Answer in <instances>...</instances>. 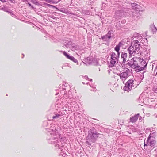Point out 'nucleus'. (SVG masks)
Segmentation results:
<instances>
[{
    "label": "nucleus",
    "mask_w": 157,
    "mask_h": 157,
    "mask_svg": "<svg viewBox=\"0 0 157 157\" xmlns=\"http://www.w3.org/2000/svg\"><path fill=\"white\" fill-rule=\"evenodd\" d=\"M151 27V28H154L156 30H157V29L156 28L155 26L153 24H152L150 25Z\"/></svg>",
    "instance_id": "bb28decb"
},
{
    "label": "nucleus",
    "mask_w": 157,
    "mask_h": 157,
    "mask_svg": "<svg viewBox=\"0 0 157 157\" xmlns=\"http://www.w3.org/2000/svg\"><path fill=\"white\" fill-rule=\"evenodd\" d=\"M99 134V133H97L96 132L93 131L90 129L89 131L88 140L92 143H94L96 141Z\"/></svg>",
    "instance_id": "7ed1b4c3"
},
{
    "label": "nucleus",
    "mask_w": 157,
    "mask_h": 157,
    "mask_svg": "<svg viewBox=\"0 0 157 157\" xmlns=\"http://www.w3.org/2000/svg\"><path fill=\"white\" fill-rule=\"evenodd\" d=\"M26 1L27 2H28V1Z\"/></svg>",
    "instance_id": "58836bf2"
},
{
    "label": "nucleus",
    "mask_w": 157,
    "mask_h": 157,
    "mask_svg": "<svg viewBox=\"0 0 157 157\" xmlns=\"http://www.w3.org/2000/svg\"><path fill=\"white\" fill-rule=\"evenodd\" d=\"M59 2V1L58 2H56L53 1V0H50L48 3L51 4H56L58 3Z\"/></svg>",
    "instance_id": "5701e85b"
},
{
    "label": "nucleus",
    "mask_w": 157,
    "mask_h": 157,
    "mask_svg": "<svg viewBox=\"0 0 157 157\" xmlns=\"http://www.w3.org/2000/svg\"><path fill=\"white\" fill-rule=\"evenodd\" d=\"M0 10H3L5 12H8L9 13H10L11 12L10 10H8L7 8L5 7L0 8Z\"/></svg>",
    "instance_id": "6ab92c4d"
},
{
    "label": "nucleus",
    "mask_w": 157,
    "mask_h": 157,
    "mask_svg": "<svg viewBox=\"0 0 157 157\" xmlns=\"http://www.w3.org/2000/svg\"><path fill=\"white\" fill-rule=\"evenodd\" d=\"M86 143L87 144H88V145H90V144H89V142H88V141H86Z\"/></svg>",
    "instance_id": "72a5a7b5"
},
{
    "label": "nucleus",
    "mask_w": 157,
    "mask_h": 157,
    "mask_svg": "<svg viewBox=\"0 0 157 157\" xmlns=\"http://www.w3.org/2000/svg\"><path fill=\"white\" fill-rule=\"evenodd\" d=\"M144 146H145V145H147V144H145V142H144Z\"/></svg>",
    "instance_id": "f704fd0d"
},
{
    "label": "nucleus",
    "mask_w": 157,
    "mask_h": 157,
    "mask_svg": "<svg viewBox=\"0 0 157 157\" xmlns=\"http://www.w3.org/2000/svg\"><path fill=\"white\" fill-rule=\"evenodd\" d=\"M143 39L141 36H139L138 37L137 39L132 42L131 46L128 49V52L130 56H134L141 53V43H143Z\"/></svg>",
    "instance_id": "f257e3e1"
},
{
    "label": "nucleus",
    "mask_w": 157,
    "mask_h": 157,
    "mask_svg": "<svg viewBox=\"0 0 157 157\" xmlns=\"http://www.w3.org/2000/svg\"><path fill=\"white\" fill-rule=\"evenodd\" d=\"M150 138L151 136H149L147 140V143L148 145H150L151 147H153L155 146L156 143V141L153 139L150 141Z\"/></svg>",
    "instance_id": "423d86ee"
},
{
    "label": "nucleus",
    "mask_w": 157,
    "mask_h": 157,
    "mask_svg": "<svg viewBox=\"0 0 157 157\" xmlns=\"http://www.w3.org/2000/svg\"><path fill=\"white\" fill-rule=\"evenodd\" d=\"M111 33L109 31L106 35L102 36V39L103 40L105 41H107L109 39L111 38Z\"/></svg>",
    "instance_id": "1a4fd4ad"
},
{
    "label": "nucleus",
    "mask_w": 157,
    "mask_h": 157,
    "mask_svg": "<svg viewBox=\"0 0 157 157\" xmlns=\"http://www.w3.org/2000/svg\"><path fill=\"white\" fill-rule=\"evenodd\" d=\"M89 80V81H92V79H89H89L88 80Z\"/></svg>",
    "instance_id": "c9c22d12"
},
{
    "label": "nucleus",
    "mask_w": 157,
    "mask_h": 157,
    "mask_svg": "<svg viewBox=\"0 0 157 157\" xmlns=\"http://www.w3.org/2000/svg\"><path fill=\"white\" fill-rule=\"evenodd\" d=\"M147 66V63L144 60H142L140 62V65H138V67H142L144 68L143 70L145 69Z\"/></svg>",
    "instance_id": "4468645a"
},
{
    "label": "nucleus",
    "mask_w": 157,
    "mask_h": 157,
    "mask_svg": "<svg viewBox=\"0 0 157 157\" xmlns=\"http://www.w3.org/2000/svg\"><path fill=\"white\" fill-rule=\"evenodd\" d=\"M138 59L136 57H134L131 59L130 60H127V64L130 67L132 68H135V67H134L135 66H136L134 64V62H135V61H137Z\"/></svg>",
    "instance_id": "20e7f679"
},
{
    "label": "nucleus",
    "mask_w": 157,
    "mask_h": 157,
    "mask_svg": "<svg viewBox=\"0 0 157 157\" xmlns=\"http://www.w3.org/2000/svg\"><path fill=\"white\" fill-rule=\"evenodd\" d=\"M136 61H135V62H134V64L136 65V66H135L134 67H135V68H133L135 69V71L136 72H138L140 71H142L143 70L144 68L141 67H138V65L137 63H136Z\"/></svg>",
    "instance_id": "9b49d317"
},
{
    "label": "nucleus",
    "mask_w": 157,
    "mask_h": 157,
    "mask_svg": "<svg viewBox=\"0 0 157 157\" xmlns=\"http://www.w3.org/2000/svg\"><path fill=\"white\" fill-rule=\"evenodd\" d=\"M69 59L73 61L75 63H76L78 62L77 60L74 57L72 56H71Z\"/></svg>",
    "instance_id": "aec40b11"
},
{
    "label": "nucleus",
    "mask_w": 157,
    "mask_h": 157,
    "mask_svg": "<svg viewBox=\"0 0 157 157\" xmlns=\"http://www.w3.org/2000/svg\"><path fill=\"white\" fill-rule=\"evenodd\" d=\"M12 3H14L15 2L14 0H9Z\"/></svg>",
    "instance_id": "2f4dec72"
},
{
    "label": "nucleus",
    "mask_w": 157,
    "mask_h": 157,
    "mask_svg": "<svg viewBox=\"0 0 157 157\" xmlns=\"http://www.w3.org/2000/svg\"><path fill=\"white\" fill-rule=\"evenodd\" d=\"M144 39L145 40H146L147 41V39L146 38H144Z\"/></svg>",
    "instance_id": "4c0bfd02"
},
{
    "label": "nucleus",
    "mask_w": 157,
    "mask_h": 157,
    "mask_svg": "<svg viewBox=\"0 0 157 157\" xmlns=\"http://www.w3.org/2000/svg\"><path fill=\"white\" fill-rule=\"evenodd\" d=\"M157 67V66L156 67V68Z\"/></svg>",
    "instance_id": "ea45409f"
},
{
    "label": "nucleus",
    "mask_w": 157,
    "mask_h": 157,
    "mask_svg": "<svg viewBox=\"0 0 157 157\" xmlns=\"http://www.w3.org/2000/svg\"><path fill=\"white\" fill-rule=\"evenodd\" d=\"M63 55L65 56H66L67 58L68 59H69V58H70V57H71V56H69V55H68V54H67V53L65 52V51H64L63 52Z\"/></svg>",
    "instance_id": "4be33fe9"
},
{
    "label": "nucleus",
    "mask_w": 157,
    "mask_h": 157,
    "mask_svg": "<svg viewBox=\"0 0 157 157\" xmlns=\"http://www.w3.org/2000/svg\"><path fill=\"white\" fill-rule=\"evenodd\" d=\"M93 91H96V89L95 88L94 90H93Z\"/></svg>",
    "instance_id": "e433bc0d"
},
{
    "label": "nucleus",
    "mask_w": 157,
    "mask_h": 157,
    "mask_svg": "<svg viewBox=\"0 0 157 157\" xmlns=\"http://www.w3.org/2000/svg\"><path fill=\"white\" fill-rule=\"evenodd\" d=\"M2 2H6V0H0Z\"/></svg>",
    "instance_id": "c756f323"
},
{
    "label": "nucleus",
    "mask_w": 157,
    "mask_h": 157,
    "mask_svg": "<svg viewBox=\"0 0 157 157\" xmlns=\"http://www.w3.org/2000/svg\"><path fill=\"white\" fill-rule=\"evenodd\" d=\"M121 44L122 43L121 42H120L115 48V50L116 51V52H119V51L120 50V47Z\"/></svg>",
    "instance_id": "a211bd4d"
},
{
    "label": "nucleus",
    "mask_w": 157,
    "mask_h": 157,
    "mask_svg": "<svg viewBox=\"0 0 157 157\" xmlns=\"http://www.w3.org/2000/svg\"><path fill=\"white\" fill-rule=\"evenodd\" d=\"M28 4L29 5V6H31V7L32 9H35V8L33 6H32L30 3H28Z\"/></svg>",
    "instance_id": "c85d7f7f"
},
{
    "label": "nucleus",
    "mask_w": 157,
    "mask_h": 157,
    "mask_svg": "<svg viewBox=\"0 0 157 157\" xmlns=\"http://www.w3.org/2000/svg\"><path fill=\"white\" fill-rule=\"evenodd\" d=\"M61 116V115L60 114L58 113H56L55 114V116H54L52 118L53 119H56L58 118L59 117Z\"/></svg>",
    "instance_id": "412c9836"
},
{
    "label": "nucleus",
    "mask_w": 157,
    "mask_h": 157,
    "mask_svg": "<svg viewBox=\"0 0 157 157\" xmlns=\"http://www.w3.org/2000/svg\"><path fill=\"white\" fill-rule=\"evenodd\" d=\"M128 73L126 72H124L120 74V78L122 80H124L128 77Z\"/></svg>",
    "instance_id": "f8f14e48"
},
{
    "label": "nucleus",
    "mask_w": 157,
    "mask_h": 157,
    "mask_svg": "<svg viewBox=\"0 0 157 157\" xmlns=\"http://www.w3.org/2000/svg\"><path fill=\"white\" fill-rule=\"evenodd\" d=\"M44 1H46V2H47L48 3H49V2L50 1V0H43Z\"/></svg>",
    "instance_id": "473e14b6"
},
{
    "label": "nucleus",
    "mask_w": 157,
    "mask_h": 157,
    "mask_svg": "<svg viewBox=\"0 0 157 157\" xmlns=\"http://www.w3.org/2000/svg\"><path fill=\"white\" fill-rule=\"evenodd\" d=\"M124 72H126L127 73H128V72H129L130 71L127 68H125L124 70Z\"/></svg>",
    "instance_id": "a878e982"
},
{
    "label": "nucleus",
    "mask_w": 157,
    "mask_h": 157,
    "mask_svg": "<svg viewBox=\"0 0 157 157\" xmlns=\"http://www.w3.org/2000/svg\"><path fill=\"white\" fill-rule=\"evenodd\" d=\"M136 81L134 78H131L127 82L124 89L125 91H129L132 90L133 88H136L137 85L135 84Z\"/></svg>",
    "instance_id": "f03ea898"
},
{
    "label": "nucleus",
    "mask_w": 157,
    "mask_h": 157,
    "mask_svg": "<svg viewBox=\"0 0 157 157\" xmlns=\"http://www.w3.org/2000/svg\"><path fill=\"white\" fill-rule=\"evenodd\" d=\"M120 53L116 52V53L114 52H112L110 54L111 58H112L118 61V58L119 57Z\"/></svg>",
    "instance_id": "39448f33"
},
{
    "label": "nucleus",
    "mask_w": 157,
    "mask_h": 157,
    "mask_svg": "<svg viewBox=\"0 0 157 157\" xmlns=\"http://www.w3.org/2000/svg\"><path fill=\"white\" fill-rule=\"evenodd\" d=\"M139 114L135 115L130 118L131 121L132 123L135 122L137 120Z\"/></svg>",
    "instance_id": "dca6fc26"
},
{
    "label": "nucleus",
    "mask_w": 157,
    "mask_h": 157,
    "mask_svg": "<svg viewBox=\"0 0 157 157\" xmlns=\"http://www.w3.org/2000/svg\"><path fill=\"white\" fill-rule=\"evenodd\" d=\"M121 58L123 59L122 63H125L127 58V53L125 52L122 53L121 55Z\"/></svg>",
    "instance_id": "9d476101"
},
{
    "label": "nucleus",
    "mask_w": 157,
    "mask_h": 157,
    "mask_svg": "<svg viewBox=\"0 0 157 157\" xmlns=\"http://www.w3.org/2000/svg\"><path fill=\"white\" fill-rule=\"evenodd\" d=\"M47 6H48L50 7H52L53 8H56V9H57V8L55 6H53L52 5H51L48 4H47Z\"/></svg>",
    "instance_id": "b1692460"
},
{
    "label": "nucleus",
    "mask_w": 157,
    "mask_h": 157,
    "mask_svg": "<svg viewBox=\"0 0 157 157\" xmlns=\"http://www.w3.org/2000/svg\"><path fill=\"white\" fill-rule=\"evenodd\" d=\"M31 1L33 4L37 5L38 3V2L36 0H31Z\"/></svg>",
    "instance_id": "393cba45"
},
{
    "label": "nucleus",
    "mask_w": 157,
    "mask_h": 157,
    "mask_svg": "<svg viewBox=\"0 0 157 157\" xmlns=\"http://www.w3.org/2000/svg\"><path fill=\"white\" fill-rule=\"evenodd\" d=\"M47 4H48L46 3H45V2H44V3H43V5H44V6H45V5H46L47 6Z\"/></svg>",
    "instance_id": "7c9ffc66"
},
{
    "label": "nucleus",
    "mask_w": 157,
    "mask_h": 157,
    "mask_svg": "<svg viewBox=\"0 0 157 157\" xmlns=\"http://www.w3.org/2000/svg\"><path fill=\"white\" fill-rule=\"evenodd\" d=\"M83 78L84 79H86V80H89V78H88V76H86V75L83 76Z\"/></svg>",
    "instance_id": "cd10ccee"
},
{
    "label": "nucleus",
    "mask_w": 157,
    "mask_h": 157,
    "mask_svg": "<svg viewBox=\"0 0 157 157\" xmlns=\"http://www.w3.org/2000/svg\"><path fill=\"white\" fill-rule=\"evenodd\" d=\"M131 6L132 9L134 10L136 12L139 11L140 6L136 3L131 4Z\"/></svg>",
    "instance_id": "6e6552de"
},
{
    "label": "nucleus",
    "mask_w": 157,
    "mask_h": 157,
    "mask_svg": "<svg viewBox=\"0 0 157 157\" xmlns=\"http://www.w3.org/2000/svg\"><path fill=\"white\" fill-rule=\"evenodd\" d=\"M95 60L91 57H87L86 59L85 62L88 64H90L94 63Z\"/></svg>",
    "instance_id": "ddd939ff"
},
{
    "label": "nucleus",
    "mask_w": 157,
    "mask_h": 157,
    "mask_svg": "<svg viewBox=\"0 0 157 157\" xmlns=\"http://www.w3.org/2000/svg\"><path fill=\"white\" fill-rule=\"evenodd\" d=\"M51 141L52 142L55 144V146H57V145H58V147H59L58 144L57 143L59 142H58V139L57 138H54V139H53Z\"/></svg>",
    "instance_id": "f3484780"
},
{
    "label": "nucleus",
    "mask_w": 157,
    "mask_h": 157,
    "mask_svg": "<svg viewBox=\"0 0 157 157\" xmlns=\"http://www.w3.org/2000/svg\"><path fill=\"white\" fill-rule=\"evenodd\" d=\"M123 12L121 10H117L115 13L114 15V17L116 19L121 17L122 15Z\"/></svg>",
    "instance_id": "0eeeda50"
},
{
    "label": "nucleus",
    "mask_w": 157,
    "mask_h": 157,
    "mask_svg": "<svg viewBox=\"0 0 157 157\" xmlns=\"http://www.w3.org/2000/svg\"><path fill=\"white\" fill-rule=\"evenodd\" d=\"M118 61L116 60H115L114 59H113V58H111L110 61L108 62L109 66L111 67H113L116 63L117 61Z\"/></svg>",
    "instance_id": "2eb2a0df"
}]
</instances>
